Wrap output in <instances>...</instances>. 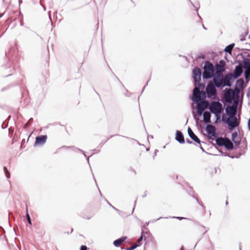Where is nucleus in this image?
<instances>
[{"label": "nucleus", "instance_id": "nucleus-1", "mask_svg": "<svg viewBox=\"0 0 250 250\" xmlns=\"http://www.w3.org/2000/svg\"><path fill=\"white\" fill-rule=\"evenodd\" d=\"M232 73H229L225 76L223 74H216L213 76L214 85L218 88H223L225 86H231L232 85Z\"/></svg>", "mask_w": 250, "mask_h": 250}, {"label": "nucleus", "instance_id": "nucleus-2", "mask_svg": "<svg viewBox=\"0 0 250 250\" xmlns=\"http://www.w3.org/2000/svg\"><path fill=\"white\" fill-rule=\"evenodd\" d=\"M203 79H210L214 75V67L213 64L208 61H206L203 67Z\"/></svg>", "mask_w": 250, "mask_h": 250}, {"label": "nucleus", "instance_id": "nucleus-3", "mask_svg": "<svg viewBox=\"0 0 250 250\" xmlns=\"http://www.w3.org/2000/svg\"><path fill=\"white\" fill-rule=\"evenodd\" d=\"M193 78L195 82V86H198L200 88H204L205 85L204 84L200 83L201 76V71L198 67H195L192 71Z\"/></svg>", "mask_w": 250, "mask_h": 250}, {"label": "nucleus", "instance_id": "nucleus-4", "mask_svg": "<svg viewBox=\"0 0 250 250\" xmlns=\"http://www.w3.org/2000/svg\"><path fill=\"white\" fill-rule=\"evenodd\" d=\"M209 109L212 113L217 115L222 112V104L219 102H212L210 104Z\"/></svg>", "mask_w": 250, "mask_h": 250}, {"label": "nucleus", "instance_id": "nucleus-5", "mask_svg": "<svg viewBox=\"0 0 250 250\" xmlns=\"http://www.w3.org/2000/svg\"><path fill=\"white\" fill-rule=\"evenodd\" d=\"M198 86H195L193 90V96L192 100L195 103L200 101L202 98H205L206 92L204 91H200Z\"/></svg>", "mask_w": 250, "mask_h": 250}, {"label": "nucleus", "instance_id": "nucleus-6", "mask_svg": "<svg viewBox=\"0 0 250 250\" xmlns=\"http://www.w3.org/2000/svg\"><path fill=\"white\" fill-rule=\"evenodd\" d=\"M215 86L211 83H208L206 87V92L208 97L211 99H214L216 96V89Z\"/></svg>", "mask_w": 250, "mask_h": 250}, {"label": "nucleus", "instance_id": "nucleus-7", "mask_svg": "<svg viewBox=\"0 0 250 250\" xmlns=\"http://www.w3.org/2000/svg\"><path fill=\"white\" fill-rule=\"evenodd\" d=\"M242 67L245 69V76L246 80L250 79V60L248 58L243 60Z\"/></svg>", "mask_w": 250, "mask_h": 250}, {"label": "nucleus", "instance_id": "nucleus-8", "mask_svg": "<svg viewBox=\"0 0 250 250\" xmlns=\"http://www.w3.org/2000/svg\"><path fill=\"white\" fill-rule=\"evenodd\" d=\"M227 123L229 126V129H232L239 125L237 118L235 116H229L227 120Z\"/></svg>", "mask_w": 250, "mask_h": 250}, {"label": "nucleus", "instance_id": "nucleus-9", "mask_svg": "<svg viewBox=\"0 0 250 250\" xmlns=\"http://www.w3.org/2000/svg\"><path fill=\"white\" fill-rule=\"evenodd\" d=\"M226 62L224 60L220 61L219 63L215 65L216 74H223V72L225 70Z\"/></svg>", "mask_w": 250, "mask_h": 250}, {"label": "nucleus", "instance_id": "nucleus-10", "mask_svg": "<svg viewBox=\"0 0 250 250\" xmlns=\"http://www.w3.org/2000/svg\"><path fill=\"white\" fill-rule=\"evenodd\" d=\"M224 97L227 102H231L234 98L235 92L233 89H229L225 92Z\"/></svg>", "mask_w": 250, "mask_h": 250}, {"label": "nucleus", "instance_id": "nucleus-11", "mask_svg": "<svg viewBox=\"0 0 250 250\" xmlns=\"http://www.w3.org/2000/svg\"><path fill=\"white\" fill-rule=\"evenodd\" d=\"M206 131L209 136L210 138L211 137H216L217 134L216 133V128L215 126L212 125H207L206 126Z\"/></svg>", "mask_w": 250, "mask_h": 250}, {"label": "nucleus", "instance_id": "nucleus-12", "mask_svg": "<svg viewBox=\"0 0 250 250\" xmlns=\"http://www.w3.org/2000/svg\"><path fill=\"white\" fill-rule=\"evenodd\" d=\"M243 72V67L241 65L235 67L233 74L232 76V82L236 78H238Z\"/></svg>", "mask_w": 250, "mask_h": 250}, {"label": "nucleus", "instance_id": "nucleus-13", "mask_svg": "<svg viewBox=\"0 0 250 250\" xmlns=\"http://www.w3.org/2000/svg\"><path fill=\"white\" fill-rule=\"evenodd\" d=\"M237 103H235V105L234 104L232 106H228L226 108V114L229 116H235L236 112Z\"/></svg>", "mask_w": 250, "mask_h": 250}, {"label": "nucleus", "instance_id": "nucleus-14", "mask_svg": "<svg viewBox=\"0 0 250 250\" xmlns=\"http://www.w3.org/2000/svg\"><path fill=\"white\" fill-rule=\"evenodd\" d=\"M47 139V135H41L36 137L35 142V146L43 145L46 142Z\"/></svg>", "mask_w": 250, "mask_h": 250}, {"label": "nucleus", "instance_id": "nucleus-15", "mask_svg": "<svg viewBox=\"0 0 250 250\" xmlns=\"http://www.w3.org/2000/svg\"><path fill=\"white\" fill-rule=\"evenodd\" d=\"M188 132L190 138L198 144L200 143V140L198 137L193 132L191 129L189 127L188 129Z\"/></svg>", "mask_w": 250, "mask_h": 250}, {"label": "nucleus", "instance_id": "nucleus-16", "mask_svg": "<svg viewBox=\"0 0 250 250\" xmlns=\"http://www.w3.org/2000/svg\"><path fill=\"white\" fill-rule=\"evenodd\" d=\"M196 103L197 107L202 109V110H204L209 105V103L207 101H200Z\"/></svg>", "mask_w": 250, "mask_h": 250}, {"label": "nucleus", "instance_id": "nucleus-17", "mask_svg": "<svg viewBox=\"0 0 250 250\" xmlns=\"http://www.w3.org/2000/svg\"><path fill=\"white\" fill-rule=\"evenodd\" d=\"M175 139L181 144L185 143V140L182 133L180 131H177Z\"/></svg>", "mask_w": 250, "mask_h": 250}, {"label": "nucleus", "instance_id": "nucleus-18", "mask_svg": "<svg viewBox=\"0 0 250 250\" xmlns=\"http://www.w3.org/2000/svg\"><path fill=\"white\" fill-rule=\"evenodd\" d=\"M224 146L228 150H231L233 148V143L231 142V141L229 139H228L227 138H226V141H225V144H224Z\"/></svg>", "mask_w": 250, "mask_h": 250}, {"label": "nucleus", "instance_id": "nucleus-19", "mask_svg": "<svg viewBox=\"0 0 250 250\" xmlns=\"http://www.w3.org/2000/svg\"><path fill=\"white\" fill-rule=\"evenodd\" d=\"M210 113L208 111H205L203 113V119L205 123H209L210 121Z\"/></svg>", "mask_w": 250, "mask_h": 250}, {"label": "nucleus", "instance_id": "nucleus-20", "mask_svg": "<svg viewBox=\"0 0 250 250\" xmlns=\"http://www.w3.org/2000/svg\"><path fill=\"white\" fill-rule=\"evenodd\" d=\"M238 133L237 132H234L231 134V139L232 141L234 142L236 146H238L240 145V141L236 140V139L237 138Z\"/></svg>", "mask_w": 250, "mask_h": 250}, {"label": "nucleus", "instance_id": "nucleus-21", "mask_svg": "<svg viewBox=\"0 0 250 250\" xmlns=\"http://www.w3.org/2000/svg\"><path fill=\"white\" fill-rule=\"evenodd\" d=\"M126 236H124L119 239L115 240L113 242V244L116 247H119L124 241H125L126 239Z\"/></svg>", "mask_w": 250, "mask_h": 250}, {"label": "nucleus", "instance_id": "nucleus-22", "mask_svg": "<svg viewBox=\"0 0 250 250\" xmlns=\"http://www.w3.org/2000/svg\"><path fill=\"white\" fill-rule=\"evenodd\" d=\"M225 141L226 138H223L222 137H219L216 139V143L218 146H224Z\"/></svg>", "mask_w": 250, "mask_h": 250}, {"label": "nucleus", "instance_id": "nucleus-23", "mask_svg": "<svg viewBox=\"0 0 250 250\" xmlns=\"http://www.w3.org/2000/svg\"><path fill=\"white\" fill-rule=\"evenodd\" d=\"M234 46V44H231L226 46L225 48V51L226 52H228L229 54H231V50Z\"/></svg>", "mask_w": 250, "mask_h": 250}, {"label": "nucleus", "instance_id": "nucleus-24", "mask_svg": "<svg viewBox=\"0 0 250 250\" xmlns=\"http://www.w3.org/2000/svg\"><path fill=\"white\" fill-rule=\"evenodd\" d=\"M244 80L242 79H240L237 80L236 84L237 86L242 87L244 84Z\"/></svg>", "mask_w": 250, "mask_h": 250}, {"label": "nucleus", "instance_id": "nucleus-25", "mask_svg": "<svg viewBox=\"0 0 250 250\" xmlns=\"http://www.w3.org/2000/svg\"><path fill=\"white\" fill-rule=\"evenodd\" d=\"M3 169L7 178H9L10 177V174L6 167H4Z\"/></svg>", "mask_w": 250, "mask_h": 250}, {"label": "nucleus", "instance_id": "nucleus-26", "mask_svg": "<svg viewBox=\"0 0 250 250\" xmlns=\"http://www.w3.org/2000/svg\"><path fill=\"white\" fill-rule=\"evenodd\" d=\"M26 218H27V221H28V222L29 223V224L30 225H31L32 224L31 220L29 214V213L28 212L27 208H26Z\"/></svg>", "mask_w": 250, "mask_h": 250}, {"label": "nucleus", "instance_id": "nucleus-27", "mask_svg": "<svg viewBox=\"0 0 250 250\" xmlns=\"http://www.w3.org/2000/svg\"><path fill=\"white\" fill-rule=\"evenodd\" d=\"M140 245L139 244V245H137V244H135V245H132V246L129 247V248H127L126 249V250H134L136 248H137L138 246H140Z\"/></svg>", "mask_w": 250, "mask_h": 250}, {"label": "nucleus", "instance_id": "nucleus-28", "mask_svg": "<svg viewBox=\"0 0 250 250\" xmlns=\"http://www.w3.org/2000/svg\"><path fill=\"white\" fill-rule=\"evenodd\" d=\"M203 111L204 110H202V109L198 107H197V113L198 115H201L203 113Z\"/></svg>", "mask_w": 250, "mask_h": 250}, {"label": "nucleus", "instance_id": "nucleus-29", "mask_svg": "<svg viewBox=\"0 0 250 250\" xmlns=\"http://www.w3.org/2000/svg\"><path fill=\"white\" fill-rule=\"evenodd\" d=\"M143 231L142 232V235L139 238V239H138L137 240V242L139 243V244L140 245V243L143 240Z\"/></svg>", "mask_w": 250, "mask_h": 250}, {"label": "nucleus", "instance_id": "nucleus-30", "mask_svg": "<svg viewBox=\"0 0 250 250\" xmlns=\"http://www.w3.org/2000/svg\"><path fill=\"white\" fill-rule=\"evenodd\" d=\"M81 250H87V248L85 246H82L81 247Z\"/></svg>", "mask_w": 250, "mask_h": 250}, {"label": "nucleus", "instance_id": "nucleus-31", "mask_svg": "<svg viewBox=\"0 0 250 250\" xmlns=\"http://www.w3.org/2000/svg\"><path fill=\"white\" fill-rule=\"evenodd\" d=\"M186 141L188 144H190L192 143V142L190 141L189 139H187Z\"/></svg>", "mask_w": 250, "mask_h": 250}, {"label": "nucleus", "instance_id": "nucleus-32", "mask_svg": "<svg viewBox=\"0 0 250 250\" xmlns=\"http://www.w3.org/2000/svg\"><path fill=\"white\" fill-rule=\"evenodd\" d=\"M247 96L248 97H250V90H249V91L247 93Z\"/></svg>", "mask_w": 250, "mask_h": 250}, {"label": "nucleus", "instance_id": "nucleus-33", "mask_svg": "<svg viewBox=\"0 0 250 250\" xmlns=\"http://www.w3.org/2000/svg\"><path fill=\"white\" fill-rule=\"evenodd\" d=\"M110 206L112 208H115L113 206H112L111 204L110 205Z\"/></svg>", "mask_w": 250, "mask_h": 250}, {"label": "nucleus", "instance_id": "nucleus-34", "mask_svg": "<svg viewBox=\"0 0 250 250\" xmlns=\"http://www.w3.org/2000/svg\"><path fill=\"white\" fill-rule=\"evenodd\" d=\"M2 15H3L2 14H0V18H1L2 16Z\"/></svg>", "mask_w": 250, "mask_h": 250}, {"label": "nucleus", "instance_id": "nucleus-35", "mask_svg": "<svg viewBox=\"0 0 250 250\" xmlns=\"http://www.w3.org/2000/svg\"><path fill=\"white\" fill-rule=\"evenodd\" d=\"M180 250H184L183 247H182V248H181V249H180Z\"/></svg>", "mask_w": 250, "mask_h": 250}, {"label": "nucleus", "instance_id": "nucleus-36", "mask_svg": "<svg viewBox=\"0 0 250 250\" xmlns=\"http://www.w3.org/2000/svg\"><path fill=\"white\" fill-rule=\"evenodd\" d=\"M203 27L204 29H206V28H205V27L204 25H203Z\"/></svg>", "mask_w": 250, "mask_h": 250}, {"label": "nucleus", "instance_id": "nucleus-37", "mask_svg": "<svg viewBox=\"0 0 250 250\" xmlns=\"http://www.w3.org/2000/svg\"><path fill=\"white\" fill-rule=\"evenodd\" d=\"M176 218H179L180 219H181V218H180V217H176ZM182 218H181V219H182Z\"/></svg>", "mask_w": 250, "mask_h": 250}, {"label": "nucleus", "instance_id": "nucleus-38", "mask_svg": "<svg viewBox=\"0 0 250 250\" xmlns=\"http://www.w3.org/2000/svg\"><path fill=\"white\" fill-rule=\"evenodd\" d=\"M228 201H226V204H228Z\"/></svg>", "mask_w": 250, "mask_h": 250}, {"label": "nucleus", "instance_id": "nucleus-39", "mask_svg": "<svg viewBox=\"0 0 250 250\" xmlns=\"http://www.w3.org/2000/svg\"><path fill=\"white\" fill-rule=\"evenodd\" d=\"M201 148L203 150H204V149H203L202 147H201Z\"/></svg>", "mask_w": 250, "mask_h": 250}]
</instances>
